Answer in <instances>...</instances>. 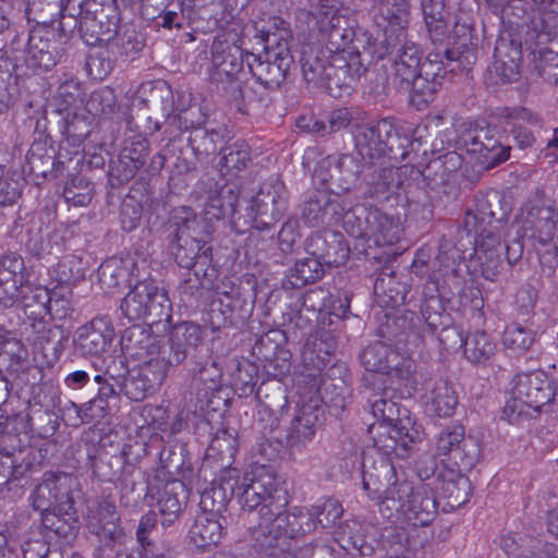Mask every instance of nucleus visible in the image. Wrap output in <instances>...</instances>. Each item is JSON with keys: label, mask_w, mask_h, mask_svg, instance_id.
Instances as JSON below:
<instances>
[{"label": "nucleus", "mask_w": 558, "mask_h": 558, "mask_svg": "<svg viewBox=\"0 0 558 558\" xmlns=\"http://www.w3.org/2000/svg\"><path fill=\"white\" fill-rule=\"evenodd\" d=\"M522 236L531 242L543 271L551 276L558 266V210L543 193L536 192L520 215Z\"/></svg>", "instance_id": "nucleus-1"}, {"label": "nucleus", "mask_w": 558, "mask_h": 558, "mask_svg": "<svg viewBox=\"0 0 558 558\" xmlns=\"http://www.w3.org/2000/svg\"><path fill=\"white\" fill-rule=\"evenodd\" d=\"M363 489L375 500L380 513L390 519L405 509V504L416 493V487L408 481L403 472H398L393 463L384 457L371 470L364 468Z\"/></svg>", "instance_id": "nucleus-2"}, {"label": "nucleus", "mask_w": 558, "mask_h": 558, "mask_svg": "<svg viewBox=\"0 0 558 558\" xmlns=\"http://www.w3.org/2000/svg\"><path fill=\"white\" fill-rule=\"evenodd\" d=\"M363 489L375 500L380 513L390 519L405 509V504L416 493V487L408 481L403 472H398L393 463L384 457L371 470L364 468Z\"/></svg>", "instance_id": "nucleus-3"}, {"label": "nucleus", "mask_w": 558, "mask_h": 558, "mask_svg": "<svg viewBox=\"0 0 558 558\" xmlns=\"http://www.w3.org/2000/svg\"><path fill=\"white\" fill-rule=\"evenodd\" d=\"M174 238L171 250L175 262L183 268H192L198 258H207L211 248L207 246L213 232L210 223L197 216L190 207L173 211Z\"/></svg>", "instance_id": "nucleus-4"}, {"label": "nucleus", "mask_w": 558, "mask_h": 558, "mask_svg": "<svg viewBox=\"0 0 558 558\" xmlns=\"http://www.w3.org/2000/svg\"><path fill=\"white\" fill-rule=\"evenodd\" d=\"M238 498L242 509H259L260 521L268 514H278L288 505L286 492L266 465H256L246 472L238 485Z\"/></svg>", "instance_id": "nucleus-5"}, {"label": "nucleus", "mask_w": 558, "mask_h": 558, "mask_svg": "<svg viewBox=\"0 0 558 558\" xmlns=\"http://www.w3.org/2000/svg\"><path fill=\"white\" fill-rule=\"evenodd\" d=\"M360 214H350L345 220V231L356 239H364L368 246H391L403 235L400 214L392 209L362 206Z\"/></svg>", "instance_id": "nucleus-6"}, {"label": "nucleus", "mask_w": 558, "mask_h": 558, "mask_svg": "<svg viewBox=\"0 0 558 558\" xmlns=\"http://www.w3.org/2000/svg\"><path fill=\"white\" fill-rule=\"evenodd\" d=\"M509 398L504 413L512 422L529 415V410L538 411L555 397L554 380L543 371L515 375L510 381Z\"/></svg>", "instance_id": "nucleus-7"}, {"label": "nucleus", "mask_w": 558, "mask_h": 558, "mask_svg": "<svg viewBox=\"0 0 558 558\" xmlns=\"http://www.w3.org/2000/svg\"><path fill=\"white\" fill-rule=\"evenodd\" d=\"M187 498L189 492L182 481L172 477L165 466L156 469L147 484L146 499L158 508L162 525H171L178 520Z\"/></svg>", "instance_id": "nucleus-8"}, {"label": "nucleus", "mask_w": 558, "mask_h": 558, "mask_svg": "<svg viewBox=\"0 0 558 558\" xmlns=\"http://www.w3.org/2000/svg\"><path fill=\"white\" fill-rule=\"evenodd\" d=\"M147 353L149 357L125 380L124 393L132 401H142L157 391L163 384L170 366L166 351H161L156 339H148Z\"/></svg>", "instance_id": "nucleus-9"}, {"label": "nucleus", "mask_w": 558, "mask_h": 558, "mask_svg": "<svg viewBox=\"0 0 558 558\" xmlns=\"http://www.w3.org/2000/svg\"><path fill=\"white\" fill-rule=\"evenodd\" d=\"M243 63V51L240 46L219 37L215 38L211 45L209 80L211 83L221 85L234 98L242 95L245 75Z\"/></svg>", "instance_id": "nucleus-10"}, {"label": "nucleus", "mask_w": 558, "mask_h": 558, "mask_svg": "<svg viewBox=\"0 0 558 558\" xmlns=\"http://www.w3.org/2000/svg\"><path fill=\"white\" fill-rule=\"evenodd\" d=\"M121 311L130 320L151 317V323L169 317L170 302L167 292L153 280L137 282L123 298Z\"/></svg>", "instance_id": "nucleus-11"}, {"label": "nucleus", "mask_w": 558, "mask_h": 558, "mask_svg": "<svg viewBox=\"0 0 558 558\" xmlns=\"http://www.w3.org/2000/svg\"><path fill=\"white\" fill-rule=\"evenodd\" d=\"M343 57L328 56L325 61L312 54H305L301 59L303 77L308 83L324 84L330 88L332 84L338 87H352L361 77L360 64L353 60L345 70Z\"/></svg>", "instance_id": "nucleus-12"}, {"label": "nucleus", "mask_w": 558, "mask_h": 558, "mask_svg": "<svg viewBox=\"0 0 558 558\" xmlns=\"http://www.w3.org/2000/svg\"><path fill=\"white\" fill-rule=\"evenodd\" d=\"M360 360L366 371L387 375L391 380L400 384L404 383L408 387L411 384L413 363L410 359H404L384 342H374L366 347Z\"/></svg>", "instance_id": "nucleus-13"}, {"label": "nucleus", "mask_w": 558, "mask_h": 558, "mask_svg": "<svg viewBox=\"0 0 558 558\" xmlns=\"http://www.w3.org/2000/svg\"><path fill=\"white\" fill-rule=\"evenodd\" d=\"M284 508L282 507L278 514H268L259 521L255 533L257 538L264 536L262 545L272 546V543L282 536L296 537L316 529V522L310 518L308 512L300 510L298 513H287Z\"/></svg>", "instance_id": "nucleus-14"}, {"label": "nucleus", "mask_w": 558, "mask_h": 558, "mask_svg": "<svg viewBox=\"0 0 558 558\" xmlns=\"http://www.w3.org/2000/svg\"><path fill=\"white\" fill-rule=\"evenodd\" d=\"M444 59L447 62L454 60V52L448 47L444 50L430 51L426 61L421 65V72L416 73L412 82H409V90L414 96L420 97L421 102H429L434 99L435 94L440 89L442 80L447 73Z\"/></svg>", "instance_id": "nucleus-15"}, {"label": "nucleus", "mask_w": 558, "mask_h": 558, "mask_svg": "<svg viewBox=\"0 0 558 558\" xmlns=\"http://www.w3.org/2000/svg\"><path fill=\"white\" fill-rule=\"evenodd\" d=\"M362 171L360 161L349 154L329 155L314 170V177L338 192L350 191Z\"/></svg>", "instance_id": "nucleus-16"}, {"label": "nucleus", "mask_w": 558, "mask_h": 558, "mask_svg": "<svg viewBox=\"0 0 558 558\" xmlns=\"http://www.w3.org/2000/svg\"><path fill=\"white\" fill-rule=\"evenodd\" d=\"M340 22V16L331 14L328 26H322L326 50L329 52V56L343 57L345 65H351L353 60L356 61L360 64L362 76L366 71V66L356 44L360 39H353L355 36L354 32L351 28L341 26ZM347 69L349 70V66H345Z\"/></svg>", "instance_id": "nucleus-17"}, {"label": "nucleus", "mask_w": 558, "mask_h": 558, "mask_svg": "<svg viewBox=\"0 0 558 558\" xmlns=\"http://www.w3.org/2000/svg\"><path fill=\"white\" fill-rule=\"evenodd\" d=\"M31 284L24 260L15 253L0 256V304L12 307Z\"/></svg>", "instance_id": "nucleus-18"}, {"label": "nucleus", "mask_w": 558, "mask_h": 558, "mask_svg": "<svg viewBox=\"0 0 558 558\" xmlns=\"http://www.w3.org/2000/svg\"><path fill=\"white\" fill-rule=\"evenodd\" d=\"M469 154L485 169L494 168L510 156V146L502 145L496 133L489 129H478L470 132L464 138Z\"/></svg>", "instance_id": "nucleus-19"}, {"label": "nucleus", "mask_w": 558, "mask_h": 558, "mask_svg": "<svg viewBox=\"0 0 558 558\" xmlns=\"http://www.w3.org/2000/svg\"><path fill=\"white\" fill-rule=\"evenodd\" d=\"M395 133V126L388 119L357 125L354 132L355 147L363 159L372 161L387 151Z\"/></svg>", "instance_id": "nucleus-20"}, {"label": "nucleus", "mask_w": 558, "mask_h": 558, "mask_svg": "<svg viewBox=\"0 0 558 558\" xmlns=\"http://www.w3.org/2000/svg\"><path fill=\"white\" fill-rule=\"evenodd\" d=\"M320 408L316 403H304L295 412L287 429L286 441L290 449L301 451L314 439L320 424Z\"/></svg>", "instance_id": "nucleus-21"}, {"label": "nucleus", "mask_w": 558, "mask_h": 558, "mask_svg": "<svg viewBox=\"0 0 558 558\" xmlns=\"http://www.w3.org/2000/svg\"><path fill=\"white\" fill-rule=\"evenodd\" d=\"M421 64V51L415 44H405L385 65L386 78L389 85L399 90H408L409 82L416 77Z\"/></svg>", "instance_id": "nucleus-22"}, {"label": "nucleus", "mask_w": 558, "mask_h": 558, "mask_svg": "<svg viewBox=\"0 0 558 558\" xmlns=\"http://www.w3.org/2000/svg\"><path fill=\"white\" fill-rule=\"evenodd\" d=\"M504 246L500 238L490 229H484L475 239L474 263L482 276L495 281L502 266Z\"/></svg>", "instance_id": "nucleus-23"}, {"label": "nucleus", "mask_w": 558, "mask_h": 558, "mask_svg": "<svg viewBox=\"0 0 558 558\" xmlns=\"http://www.w3.org/2000/svg\"><path fill=\"white\" fill-rule=\"evenodd\" d=\"M246 63L250 73L262 85L268 88L279 87L286 80L287 72L293 63V58L287 53L280 57V53L268 56L264 52V57L248 53Z\"/></svg>", "instance_id": "nucleus-24"}, {"label": "nucleus", "mask_w": 558, "mask_h": 558, "mask_svg": "<svg viewBox=\"0 0 558 558\" xmlns=\"http://www.w3.org/2000/svg\"><path fill=\"white\" fill-rule=\"evenodd\" d=\"M112 338L113 328L109 320L97 317L76 330L74 342L83 355H98L107 349Z\"/></svg>", "instance_id": "nucleus-25"}, {"label": "nucleus", "mask_w": 558, "mask_h": 558, "mask_svg": "<svg viewBox=\"0 0 558 558\" xmlns=\"http://www.w3.org/2000/svg\"><path fill=\"white\" fill-rule=\"evenodd\" d=\"M421 10L430 41L447 47L453 22L446 0H421Z\"/></svg>", "instance_id": "nucleus-26"}, {"label": "nucleus", "mask_w": 558, "mask_h": 558, "mask_svg": "<svg viewBox=\"0 0 558 558\" xmlns=\"http://www.w3.org/2000/svg\"><path fill=\"white\" fill-rule=\"evenodd\" d=\"M203 340V330L199 325L192 322H182L174 325L169 332L170 363L179 365L185 361L192 350H195Z\"/></svg>", "instance_id": "nucleus-27"}, {"label": "nucleus", "mask_w": 558, "mask_h": 558, "mask_svg": "<svg viewBox=\"0 0 558 558\" xmlns=\"http://www.w3.org/2000/svg\"><path fill=\"white\" fill-rule=\"evenodd\" d=\"M225 518L198 513L189 530V539L199 550L217 547L226 534Z\"/></svg>", "instance_id": "nucleus-28"}, {"label": "nucleus", "mask_w": 558, "mask_h": 558, "mask_svg": "<svg viewBox=\"0 0 558 558\" xmlns=\"http://www.w3.org/2000/svg\"><path fill=\"white\" fill-rule=\"evenodd\" d=\"M438 509L434 490L427 484H420L412 499L405 504L402 515L405 521L414 526H424L429 524Z\"/></svg>", "instance_id": "nucleus-29"}, {"label": "nucleus", "mask_w": 558, "mask_h": 558, "mask_svg": "<svg viewBox=\"0 0 558 558\" xmlns=\"http://www.w3.org/2000/svg\"><path fill=\"white\" fill-rule=\"evenodd\" d=\"M23 60L34 72L49 71L57 64V52L48 38L39 31H33L28 35Z\"/></svg>", "instance_id": "nucleus-30"}, {"label": "nucleus", "mask_w": 558, "mask_h": 558, "mask_svg": "<svg viewBox=\"0 0 558 558\" xmlns=\"http://www.w3.org/2000/svg\"><path fill=\"white\" fill-rule=\"evenodd\" d=\"M28 356L27 349L12 331L0 326V376L15 375Z\"/></svg>", "instance_id": "nucleus-31"}, {"label": "nucleus", "mask_w": 558, "mask_h": 558, "mask_svg": "<svg viewBox=\"0 0 558 558\" xmlns=\"http://www.w3.org/2000/svg\"><path fill=\"white\" fill-rule=\"evenodd\" d=\"M78 31L87 46H98L110 43L118 34L117 24L106 15L86 13L78 21Z\"/></svg>", "instance_id": "nucleus-32"}, {"label": "nucleus", "mask_w": 558, "mask_h": 558, "mask_svg": "<svg viewBox=\"0 0 558 558\" xmlns=\"http://www.w3.org/2000/svg\"><path fill=\"white\" fill-rule=\"evenodd\" d=\"M335 349L331 336L326 332L311 335L302 349V362L308 371H320L329 362Z\"/></svg>", "instance_id": "nucleus-33"}, {"label": "nucleus", "mask_w": 558, "mask_h": 558, "mask_svg": "<svg viewBox=\"0 0 558 558\" xmlns=\"http://www.w3.org/2000/svg\"><path fill=\"white\" fill-rule=\"evenodd\" d=\"M233 494L234 484L231 481H226L225 477L213 481L201 494L199 513L222 517L221 512L226 509Z\"/></svg>", "instance_id": "nucleus-34"}, {"label": "nucleus", "mask_w": 558, "mask_h": 558, "mask_svg": "<svg viewBox=\"0 0 558 558\" xmlns=\"http://www.w3.org/2000/svg\"><path fill=\"white\" fill-rule=\"evenodd\" d=\"M426 410L438 417H449L458 405V396L446 380H438L425 396Z\"/></svg>", "instance_id": "nucleus-35"}, {"label": "nucleus", "mask_w": 558, "mask_h": 558, "mask_svg": "<svg viewBox=\"0 0 558 558\" xmlns=\"http://www.w3.org/2000/svg\"><path fill=\"white\" fill-rule=\"evenodd\" d=\"M504 117L511 124V134L518 146L521 149L531 147L535 142V137L529 129L523 126V123L541 125V118L526 108L506 109Z\"/></svg>", "instance_id": "nucleus-36"}, {"label": "nucleus", "mask_w": 558, "mask_h": 558, "mask_svg": "<svg viewBox=\"0 0 558 558\" xmlns=\"http://www.w3.org/2000/svg\"><path fill=\"white\" fill-rule=\"evenodd\" d=\"M134 262L130 258L110 257L98 268V280L101 288L111 291L130 282L131 268Z\"/></svg>", "instance_id": "nucleus-37"}, {"label": "nucleus", "mask_w": 558, "mask_h": 558, "mask_svg": "<svg viewBox=\"0 0 558 558\" xmlns=\"http://www.w3.org/2000/svg\"><path fill=\"white\" fill-rule=\"evenodd\" d=\"M306 252L314 258H318L327 265H338L347 259L349 250L342 247L339 240L328 243L326 238L314 233L306 240Z\"/></svg>", "instance_id": "nucleus-38"}, {"label": "nucleus", "mask_w": 558, "mask_h": 558, "mask_svg": "<svg viewBox=\"0 0 558 558\" xmlns=\"http://www.w3.org/2000/svg\"><path fill=\"white\" fill-rule=\"evenodd\" d=\"M52 302V293L46 287L29 284L25 292L21 293L17 304H21L26 317L38 318L51 313Z\"/></svg>", "instance_id": "nucleus-39"}, {"label": "nucleus", "mask_w": 558, "mask_h": 558, "mask_svg": "<svg viewBox=\"0 0 558 558\" xmlns=\"http://www.w3.org/2000/svg\"><path fill=\"white\" fill-rule=\"evenodd\" d=\"M225 141L222 130H208L203 126L193 128L189 144L198 160L214 156L218 151L219 144Z\"/></svg>", "instance_id": "nucleus-40"}, {"label": "nucleus", "mask_w": 558, "mask_h": 558, "mask_svg": "<svg viewBox=\"0 0 558 558\" xmlns=\"http://www.w3.org/2000/svg\"><path fill=\"white\" fill-rule=\"evenodd\" d=\"M238 195L228 185L210 192L204 208L205 219L209 222L214 219L219 220L226 216L233 215Z\"/></svg>", "instance_id": "nucleus-41"}, {"label": "nucleus", "mask_w": 558, "mask_h": 558, "mask_svg": "<svg viewBox=\"0 0 558 558\" xmlns=\"http://www.w3.org/2000/svg\"><path fill=\"white\" fill-rule=\"evenodd\" d=\"M463 345L464 355L472 363H482L496 352V344L484 331L469 333Z\"/></svg>", "instance_id": "nucleus-42"}, {"label": "nucleus", "mask_w": 558, "mask_h": 558, "mask_svg": "<svg viewBox=\"0 0 558 558\" xmlns=\"http://www.w3.org/2000/svg\"><path fill=\"white\" fill-rule=\"evenodd\" d=\"M440 490L450 508H459L470 499L471 482L466 476L458 474L442 480Z\"/></svg>", "instance_id": "nucleus-43"}, {"label": "nucleus", "mask_w": 558, "mask_h": 558, "mask_svg": "<svg viewBox=\"0 0 558 558\" xmlns=\"http://www.w3.org/2000/svg\"><path fill=\"white\" fill-rule=\"evenodd\" d=\"M452 453L451 465L459 470H471L481 459V444L477 438L465 435Z\"/></svg>", "instance_id": "nucleus-44"}, {"label": "nucleus", "mask_w": 558, "mask_h": 558, "mask_svg": "<svg viewBox=\"0 0 558 558\" xmlns=\"http://www.w3.org/2000/svg\"><path fill=\"white\" fill-rule=\"evenodd\" d=\"M465 436L464 427L461 425H452L442 429L436 437L434 451L441 462L450 464L452 460V451L463 440Z\"/></svg>", "instance_id": "nucleus-45"}, {"label": "nucleus", "mask_w": 558, "mask_h": 558, "mask_svg": "<svg viewBox=\"0 0 558 558\" xmlns=\"http://www.w3.org/2000/svg\"><path fill=\"white\" fill-rule=\"evenodd\" d=\"M535 341L533 330L513 323L506 327L502 333V345L513 354H523Z\"/></svg>", "instance_id": "nucleus-46"}, {"label": "nucleus", "mask_w": 558, "mask_h": 558, "mask_svg": "<svg viewBox=\"0 0 558 558\" xmlns=\"http://www.w3.org/2000/svg\"><path fill=\"white\" fill-rule=\"evenodd\" d=\"M219 153L221 154L220 167L227 171H241L245 169L251 162V150L245 142H234L226 147H222Z\"/></svg>", "instance_id": "nucleus-47"}, {"label": "nucleus", "mask_w": 558, "mask_h": 558, "mask_svg": "<svg viewBox=\"0 0 558 558\" xmlns=\"http://www.w3.org/2000/svg\"><path fill=\"white\" fill-rule=\"evenodd\" d=\"M323 265L320 259L312 256L298 260L290 269L292 286L302 287L320 279L324 275Z\"/></svg>", "instance_id": "nucleus-48"}, {"label": "nucleus", "mask_w": 558, "mask_h": 558, "mask_svg": "<svg viewBox=\"0 0 558 558\" xmlns=\"http://www.w3.org/2000/svg\"><path fill=\"white\" fill-rule=\"evenodd\" d=\"M366 196L374 203L364 204L363 206H372L383 209H395L402 202L401 195L393 191L385 181L372 183L366 191Z\"/></svg>", "instance_id": "nucleus-49"}, {"label": "nucleus", "mask_w": 558, "mask_h": 558, "mask_svg": "<svg viewBox=\"0 0 558 558\" xmlns=\"http://www.w3.org/2000/svg\"><path fill=\"white\" fill-rule=\"evenodd\" d=\"M392 428V423H377L369 427V433L373 435L375 447L383 454L389 456L393 452L397 456H402L400 441L398 436H395V433L391 432Z\"/></svg>", "instance_id": "nucleus-50"}, {"label": "nucleus", "mask_w": 558, "mask_h": 558, "mask_svg": "<svg viewBox=\"0 0 558 558\" xmlns=\"http://www.w3.org/2000/svg\"><path fill=\"white\" fill-rule=\"evenodd\" d=\"M392 427L391 432L395 433V436H398L402 452L407 451L409 444L420 441L423 438L424 430L422 425L409 415L403 417L397 416V420L392 422Z\"/></svg>", "instance_id": "nucleus-51"}, {"label": "nucleus", "mask_w": 558, "mask_h": 558, "mask_svg": "<svg viewBox=\"0 0 558 558\" xmlns=\"http://www.w3.org/2000/svg\"><path fill=\"white\" fill-rule=\"evenodd\" d=\"M310 518L316 522V527H331L337 523L343 513L342 506L333 498L326 499L322 504L312 506L308 511Z\"/></svg>", "instance_id": "nucleus-52"}, {"label": "nucleus", "mask_w": 558, "mask_h": 558, "mask_svg": "<svg viewBox=\"0 0 558 558\" xmlns=\"http://www.w3.org/2000/svg\"><path fill=\"white\" fill-rule=\"evenodd\" d=\"M328 204V193L318 191L305 204L302 219L311 227L327 223L325 207Z\"/></svg>", "instance_id": "nucleus-53"}, {"label": "nucleus", "mask_w": 558, "mask_h": 558, "mask_svg": "<svg viewBox=\"0 0 558 558\" xmlns=\"http://www.w3.org/2000/svg\"><path fill=\"white\" fill-rule=\"evenodd\" d=\"M362 206H352L351 202L342 198L338 194H329L328 193V204L325 207L326 210V219L327 223L330 222H342L343 228L345 229V220L350 214L356 216L360 214V209Z\"/></svg>", "instance_id": "nucleus-54"}, {"label": "nucleus", "mask_w": 558, "mask_h": 558, "mask_svg": "<svg viewBox=\"0 0 558 558\" xmlns=\"http://www.w3.org/2000/svg\"><path fill=\"white\" fill-rule=\"evenodd\" d=\"M274 191H265L262 189L259 193L252 201V209L256 215L270 214L275 216L282 209L283 199L278 191L274 187Z\"/></svg>", "instance_id": "nucleus-55"}, {"label": "nucleus", "mask_w": 558, "mask_h": 558, "mask_svg": "<svg viewBox=\"0 0 558 558\" xmlns=\"http://www.w3.org/2000/svg\"><path fill=\"white\" fill-rule=\"evenodd\" d=\"M352 120L351 112L347 108H339L333 110L328 117V123L316 121L313 124L312 131L325 135L327 133L338 132L347 128Z\"/></svg>", "instance_id": "nucleus-56"}, {"label": "nucleus", "mask_w": 558, "mask_h": 558, "mask_svg": "<svg viewBox=\"0 0 558 558\" xmlns=\"http://www.w3.org/2000/svg\"><path fill=\"white\" fill-rule=\"evenodd\" d=\"M85 266L75 255L64 256L58 264L59 280L63 282H76L84 278Z\"/></svg>", "instance_id": "nucleus-57"}, {"label": "nucleus", "mask_w": 558, "mask_h": 558, "mask_svg": "<svg viewBox=\"0 0 558 558\" xmlns=\"http://www.w3.org/2000/svg\"><path fill=\"white\" fill-rule=\"evenodd\" d=\"M292 39V32L290 28H281L276 34H269L265 40L259 44L264 45V52L268 56L280 53V57L287 53L288 57H292L289 43Z\"/></svg>", "instance_id": "nucleus-58"}, {"label": "nucleus", "mask_w": 558, "mask_h": 558, "mask_svg": "<svg viewBox=\"0 0 558 558\" xmlns=\"http://www.w3.org/2000/svg\"><path fill=\"white\" fill-rule=\"evenodd\" d=\"M387 389L384 396L376 398L371 402L372 413L375 417L380 420V423H392L400 415V409L396 401L387 398Z\"/></svg>", "instance_id": "nucleus-59"}, {"label": "nucleus", "mask_w": 558, "mask_h": 558, "mask_svg": "<svg viewBox=\"0 0 558 558\" xmlns=\"http://www.w3.org/2000/svg\"><path fill=\"white\" fill-rule=\"evenodd\" d=\"M70 404L84 423L104 417L107 415L109 409L108 401L102 400L99 397L92 399L88 403H85L83 408H78L74 402H71Z\"/></svg>", "instance_id": "nucleus-60"}, {"label": "nucleus", "mask_w": 558, "mask_h": 558, "mask_svg": "<svg viewBox=\"0 0 558 558\" xmlns=\"http://www.w3.org/2000/svg\"><path fill=\"white\" fill-rule=\"evenodd\" d=\"M209 449L217 451L222 457H233L236 451V437L234 430L222 428L216 433Z\"/></svg>", "instance_id": "nucleus-61"}, {"label": "nucleus", "mask_w": 558, "mask_h": 558, "mask_svg": "<svg viewBox=\"0 0 558 558\" xmlns=\"http://www.w3.org/2000/svg\"><path fill=\"white\" fill-rule=\"evenodd\" d=\"M63 196L69 204L74 206H86L93 198V186L80 180V185H76L74 182L70 185H66L63 191Z\"/></svg>", "instance_id": "nucleus-62"}, {"label": "nucleus", "mask_w": 558, "mask_h": 558, "mask_svg": "<svg viewBox=\"0 0 558 558\" xmlns=\"http://www.w3.org/2000/svg\"><path fill=\"white\" fill-rule=\"evenodd\" d=\"M120 219L124 231L131 232L135 230L142 219V206L133 198L124 201L120 211Z\"/></svg>", "instance_id": "nucleus-63"}, {"label": "nucleus", "mask_w": 558, "mask_h": 558, "mask_svg": "<svg viewBox=\"0 0 558 558\" xmlns=\"http://www.w3.org/2000/svg\"><path fill=\"white\" fill-rule=\"evenodd\" d=\"M144 165V160L141 156L133 157L125 149L119 160L117 166L113 168L118 172L119 180L121 182H128L131 180L138 169Z\"/></svg>", "instance_id": "nucleus-64"}]
</instances>
